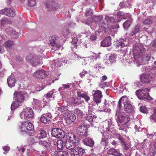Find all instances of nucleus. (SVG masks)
Listing matches in <instances>:
<instances>
[{
	"instance_id": "1",
	"label": "nucleus",
	"mask_w": 156,
	"mask_h": 156,
	"mask_svg": "<svg viewBox=\"0 0 156 156\" xmlns=\"http://www.w3.org/2000/svg\"><path fill=\"white\" fill-rule=\"evenodd\" d=\"M133 55L137 66L146 64L151 58L150 54L146 52L143 45L140 43L133 45Z\"/></svg>"
},
{
	"instance_id": "2",
	"label": "nucleus",
	"mask_w": 156,
	"mask_h": 156,
	"mask_svg": "<svg viewBox=\"0 0 156 156\" xmlns=\"http://www.w3.org/2000/svg\"><path fill=\"white\" fill-rule=\"evenodd\" d=\"M116 116H117V121L119 129L124 130H126L128 127L127 123L130 120L129 116L123 112H122V111L119 110L117 109Z\"/></svg>"
},
{
	"instance_id": "3",
	"label": "nucleus",
	"mask_w": 156,
	"mask_h": 156,
	"mask_svg": "<svg viewBox=\"0 0 156 156\" xmlns=\"http://www.w3.org/2000/svg\"><path fill=\"white\" fill-rule=\"evenodd\" d=\"M123 101L125 110L128 113H133L134 112V107L132 106L129 101L128 98L124 96L122 97L119 100L117 109L119 110L122 111V102Z\"/></svg>"
},
{
	"instance_id": "4",
	"label": "nucleus",
	"mask_w": 156,
	"mask_h": 156,
	"mask_svg": "<svg viewBox=\"0 0 156 156\" xmlns=\"http://www.w3.org/2000/svg\"><path fill=\"white\" fill-rule=\"evenodd\" d=\"M23 92L17 91L14 94L13 102L12 104L11 109L13 110L22 105L21 103L24 101Z\"/></svg>"
},
{
	"instance_id": "5",
	"label": "nucleus",
	"mask_w": 156,
	"mask_h": 156,
	"mask_svg": "<svg viewBox=\"0 0 156 156\" xmlns=\"http://www.w3.org/2000/svg\"><path fill=\"white\" fill-rule=\"evenodd\" d=\"M150 91V89L148 88L145 89H140L137 90L136 94L139 98L140 99H147L150 100L152 99L148 93Z\"/></svg>"
},
{
	"instance_id": "6",
	"label": "nucleus",
	"mask_w": 156,
	"mask_h": 156,
	"mask_svg": "<svg viewBox=\"0 0 156 156\" xmlns=\"http://www.w3.org/2000/svg\"><path fill=\"white\" fill-rule=\"evenodd\" d=\"M33 110L29 107H26L20 114L21 118L23 119L28 120L32 118L34 116Z\"/></svg>"
},
{
	"instance_id": "7",
	"label": "nucleus",
	"mask_w": 156,
	"mask_h": 156,
	"mask_svg": "<svg viewBox=\"0 0 156 156\" xmlns=\"http://www.w3.org/2000/svg\"><path fill=\"white\" fill-rule=\"evenodd\" d=\"M19 127L21 132L26 133L33 130L34 128V125L28 121L22 122Z\"/></svg>"
},
{
	"instance_id": "8",
	"label": "nucleus",
	"mask_w": 156,
	"mask_h": 156,
	"mask_svg": "<svg viewBox=\"0 0 156 156\" xmlns=\"http://www.w3.org/2000/svg\"><path fill=\"white\" fill-rule=\"evenodd\" d=\"M27 61L30 62L34 66H36L38 64H40L41 61L34 54H30L26 58Z\"/></svg>"
},
{
	"instance_id": "9",
	"label": "nucleus",
	"mask_w": 156,
	"mask_h": 156,
	"mask_svg": "<svg viewBox=\"0 0 156 156\" xmlns=\"http://www.w3.org/2000/svg\"><path fill=\"white\" fill-rule=\"evenodd\" d=\"M51 134L52 136L59 138H62L65 135V133L63 131L58 128L53 129L51 130Z\"/></svg>"
},
{
	"instance_id": "10",
	"label": "nucleus",
	"mask_w": 156,
	"mask_h": 156,
	"mask_svg": "<svg viewBox=\"0 0 156 156\" xmlns=\"http://www.w3.org/2000/svg\"><path fill=\"white\" fill-rule=\"evenodd\" d=\"M103 18V16H95L93 17L92 20L91 19V20L92 21V22L86 21L85 22V23L88 25L91 24L90 27L92 29L94 30L96 27V23L101 21Z\"/></svg>"
},
{
	"instance_id": "11",
	"label": "nucleus",
	"mask_w": 156,
	"mask_h": 156,
	"mask_svg": "<svg viewBox=\"0 0 156 156\" xmlns=\"http://www.w3.org/2000/svg\"><path fill=\"white\" fill-rule=\"evenodd\" d=\"M48 72L44 71L43 69L38 70L34 72L33 76L37 78L41 79L46 77L48 75Z\"/></svg>"
},
{
	"instance_id": "12",
	"label": "nucleus",
	"mask_w": 156,
	"mask_h": 156,
	"mask_svg": "<svg viewBox=\"0 0 156 156\" xmlns=\"http://www.w3.org/2000/svg\"><path fill=\"white\" fill-rule=\"evenodd\" d=\"M84 152V149L79 147L72 149L69 151L71 156H81Z\"/></svg>"
},
{
	"instance_id": "13",
	"label": "nucleus",
	"mask_w": 156,
	"mask_h": 156,
	"mask_svg": "<svg viewBox=\"0 0 156 156\" xmlns=\"http://www.w3.org/2000/svg\"><path fill=\"white\" fill-rule=\"evenodd\" d=\"M65 119L67 124H70L75 121L76 117L73 114L68 113L65 116Z\"/></svg>"
},
{
	"instance_id": "14",
	"label": "nucleus",
	"mask_w": 156,
	"mask_h": 156,
	"mask_svg": "<svg viewBox=\"0 0 156 156\" xmlns=\"http://www.w3.org/2000/svg\"><path fill=\"white\" fill-rule=\"evenodd\" d=\"M101 91L99 90L95 91L94 95V101L97 104L99 103L101 101V99L102 95Z\"/></svg>"
},
{
	"instance_id": "15",
	"label": "nucleus",
	"mask_w": 156,
	"mask_h": 156,
	"mask_svg": "<svg viewBox=\"0 0 156 156\" xmlns=\"http://www.w3.org/2000/svg\"><path fill=\"white\" fill-rule=\"evenodd\" d=\"M97 118V116L94 114L90 113L87 115L86 117V120L88 121L91 126H94V123H95V120Z\"/></svg>"
},
{
	"instance_id": "16",
	"label": "nucleus",
	"mask_w": 156,
	"mask_h": 156,
	"mask_svg": "<svg viewBox=\"0 0 156 156\" xmlns=\"http://www.w3.org/2000/svg\"><path fill=\"white\" fill-rule=\"evenodd\" d=\"M78 133L82 136H85L87 134V127L84 125L80 126L77 129Z\"/></svg>"
},
{
	"instance_id": "17",
	"label": "nucleus",
	"mask_w": 156,
	"mask_h": 156,
	"mask_svg": "<svg viewBox=\"0 0 156 156\" xmlns=\"http://www.w3.org/2000/svg\"><path fill=\"white\" fill-rule=\"evenodd\" d=\"M78 144V143L77 142L66 141L64 146L67 149L70 150V151L72 149H73Z\"/></svg>"
},
{
	"instance_id": "18",
	"label": "nucleus",
	"mask_w": 156,
	"mask_h": 156,
	"mask_svg": "<svg viewBox=\"0 0 156 156\" xmlns=\"http://www.w3.org/2000/svg\"><path fill=\"white\" fill-rule=\"evenodd\" d=\"M152 77L149 74H142L140 76V79L142 82L146 83H150L152 80Z\"/></svg>"
},
{
	"instance_id": "19",
	"label": "nucleus",
	"mask_w": 156,
	"mask_h": 156,
	"mask_svg": "<svg viewBox=\"0 0 156 156\" xmlns=\"http://www.w3.org/2000/svg\"><path fill=\"white\" fill-rule=\"evenodd\" d=\"M52 115L50 113L42 115L41 118V121L43 123H46L50 121L51 119Z\"/></svg>"
},
{
	"instance_id": "20",
	"label": "nucleus",
	"mask_w": 156,
	"mask_h": 156,
	"mask_svg": "<svg viewBox=\"0 0 156 156\" xmlns=\"http://www.w3.org/2000/svg\"><path fill=\"white\" fill-rule=\"evenodd\" d=\"M68 107L66 106H62L61 107H56L55 108V111L58 115H62L66 113L68 111Z\"/></svg>"
},
{
	"instance_id": "21",
	"label": "nucleus",
	"mask_w": 156,
	"mask_h": 156,
	"mask_svg": "<svg viewBox=\"0 0 156 156\" xmlns=\"http://www.w3.org/2000/svg\"><path fill=\"white\" fill-rule=\"evenodd\" d=\"M111 37L108 36L105 37L104 40L101 42V45L102 46L104 47H108L111 44Z\"/></svg>"
},
{
	"instance_id": "22",
	"label": "nucleus",
	"mask_w": 156,
	"mask_h": 156,
	"mask_svg": "<svg viewBox=\"0 0 156 156\" xmlns=\"http://www.w3.org/2000/svg\"><path fill=\"white\" fill-rule=\"evenodd\" d=\"M8 86L10 87L14 86L16 83L15 79L12 76L10 75L7 79Z\"/></svg>"
},
{
	"instance_id": "23",
	"label": "nucleus",
	"mask_w": 156,
	"mask_h": 156,
	"mask_svg": "<svg viewBox=\"0 0 156 156\" xmlns=\"http://www.w3.org/2000/svg\"><path fill=\"white\" fill-rule=\"evenodd\" d=\"M75 136L72 133H69L66 136V141L77 142L78 143V140L76 138Z\"/></svg>"
},
{
	"instance_id": "24",
	"label": "nucleus",
	"mask_w": 156,
	"mask_h": 156,
	"mask_svg": "<svg viewBox=\"0 0 156 156\" xmlns=\"http://www.w3.org/2000/svg\"><path fill=\"white\" fill-rule=\"evenodd\" d=\"M53 156H69V154L66 151H53L52 152Z\"/></svg>"
},
{
	"instance_id": "25",
	"label": "nucleus",
	"mask_w": 156,
	"mask_h": 156,
	"mask_svg": "<svg viewBox=\"0 0 156 156\" xmlns=\"http://www.w3.org/2000/svg\"><path fill=\"white\" fill-rule=\"evenodd\" d=\"M83 142L85 145L90 147L93 146L94 144V141L90 138H87L83 140Z\"/></svg>"
},
{
	"instance_id": "26",
	"label": "nucleus",
	"mask_w": 156,
	"mask_h": 156,
	"mask_svg": "<svg viewBox=\"0 0 156 156\" xmlns=\"http://www.w3.org/2000/svg\"><path fill=\"white\" fill-rule=\"evenodd\" d=\"M106 25L105 24H103V25H102L101 23L99 24V30L95 32L96 34L99 35V34L102 33L103 31H105L106 30Z\"/></svg>"
},
{
	"instance_id": "27",
	"label": "nucleus",
	"mask_w": 156,
	"mask_h": 156,
	"mask_svg": "<svg viewBox=\"0 0 156 156\" xmlns=\"http://www.w3.org/2000/svg\"><path fill=\"white\" fill-rule=\"evenodd\" d=\"M116 56L115 55L113 54L110 55L108 60V64L111 65L115 62L116 61Z\"/></svg>"
},
{
	"instance_id": "28",
	"label": "nucleus",
	"mask_w": 156,
	"mask_h": 156,
	"mask_svg": "<svg viewBox=\"0 0 156 156\" xmlns=\"http://www.w3.org/2000/svg\"><path fill=\"white\" fill-rule=\"evenodd\" d=\"M140 26L138 25H136L135 27L133 29L132 31H130L129 33V35L130 36H133L135 35L137 33H138L140 30Z\"/></svg>"
},
{
	"instance_id": "29",
	"label": "nucleus",
	"mask_w": 156,
	"mask_h": 156,
	"mask_svg": "<svg viewBox=\"0 0 156 156\" xmlns=\"http://www.w3.org/2000/svg\"><path fill=\"white\" fill-rule=\"evenodd\" d=\"M46 136V133L45 131L43 130H41L39 131L37 137L38 139H43Z\"/></svg>"
},
{
	"instance_id": "30",
	"label": "nucleus",
	"mask_w": 156,
	"mask_h": 156,
	"mask_svg": "<svg viewBox=\"0 0 156 156\" xmlns=\"http://www.w3.org/2000/svg\"><path fill=\"white\" fill-rule=\"evenodd\" d=\"M77 95L78 97L84 98L86 102H87L90 99L89 97L86 94L78 92H77Z\"/></svg>"
},
{
	"instance_id": "31",
	"label": "nucleus",
	"mask_w": 156,
	"mask_h": 156,
	"mask_svg": "<svg viewBox=\"0 0 156 156\" xmlns=\"http://www.w3.org/2000/svg\"><path fill=\"white\" fill-rule=\"evenodd\" d=\"M56 145L58 149H62L64 146L63 141L61 140H58L56 142Z\"/></svg>"
},
{
	"instance_id": "32",
	"label": "nucleus",
	"mask_w": 156,
	"mask_h": 156,
	"mask_svg": "<svg viewBox=\"0 0 156 156\" xmlns=\"http://www.w3.org/2000/svg\"><path fill=\"white\" fill-rule=\"evenodd\" d=\"M125 44L124 43L122 42V41L121 42H119L118 45V48L119 50L121 51H123L125 50L126 51L127 48L125 47Z\"/></svg>"
},
{
	"instance_id": "33",
	"label": "nucleus",
	"mask_w": 156,
	"mask_h": 156,
	"mask_svg": "<svg viewBox=\"0 0 156 156\" xmlns=\"http://www.w3.org/2000/svg\"><path fill=\"white\" fill-rule=\"evenodd\" d=\"M105 19L106 21L108 23H114L115 21V20L113 16H106L105 17Z\"/></svg>"
},
{
	"instance_id": "34",
	"label": "nucleus",
	"mask_w": 156,
	"mask_h": 156,
	"mask_svg": "<svg viewBox=\"0 0 156 156\" xmlns=\"http://www.w3.org/2000/svg\"><path fill=\"white\" fill-rule=\"evenodd\" d=\"M14 44L13 42L10 40H8L5 42L4 44V46L7 49L11 48Z\"/></svg>"
},
{
	"instance_id": "35",
	"label": "nucleus",
	"mask_w": 156,
	"mask_h": 156,
	"mask_svg": "<svg viewBox=\"0 0 156 156\" xmlns=\"http://www.w3.org/2000/svg\"><path fill=\"white\" fill-rule=\"evenodd\" d=\"M153 22V17H149L145 19L143 21V23L145 24H149Z\"/></svg>"
},
{
	"instance_id": "36",
	"label": "nucleus",
	"mask_w": 156,
	"mask_h": 156,
	"mask_svg": "<svg viewBox=\"0 0 156 156\" xmlns=\"http://www.w3.org/2000/svg\"><path fill=\"white\" fill-rule=\"evenodd\" d=\"M58 37L56 36H53L51 37L50 40V44L51 46L54 45L56 44V40H57Z\"/></svg>"
},
{
	"instance_id": "37",
	"label": "nucleus",
	"mask_w": 156,
	"mask_h": 156,
	"mask_svg": "<svg viewBox=\"0 0 156 156\" xmlns=\"http://www.w3.org/2000/svg\"><path fill=\"white\" fill-rule=\"evenodd\" d=\"M74 113L80 117L82 118L83 115V113L79 108H76L74 110Z\"/></svg>"
},
{
	"instance_id": "38",
	"label": "nucleus",
	"mask_w": 156,
	"mask_h": 156,
	"mask_svg": "<svg viewBox=\"0 0 156 156\" xmlns=\"http://www.w3.org/2000/svg\"><path fill=\"white\" fill-rule=\"evenodd\" d=\"M49 5H47V7L49 9L51 8L55 9L57 7L58 5L56 3L50 2L49 3Z\"/></svg>"
},
{
	"instance_id": "39",
	"label": "nucleus",
	"mask_w": 156,
	"mask_h": 156,
	"mask_svg": "<svg viewBox=\"0 0 156 156\" xmlns=\"http://www.w3.org/2000/svg\"><path fill=\"white\" fill-rule=\"evenodd\" d=\"M10 23V21L7 18H3L1 21V24L2 26H4L5 24L9 23Z\"/></svg>"
},
{
	"instance_id": "40",
	"label": "nucleus",
	"mask_w": 156,
	"mask_h": 156,
	"mask_svg": "<svg viewBox=\"0 0 156 156\" xmlns=\"http://www.w3.org/2000/svg\"><path fill=\"white\" fill-rule=\"evenodd\" d=\"M114 136L115 137L118 139L120 141L121 143L124 142V139L122 136H121L119 134L117 133H115L114 135Z\"/></svg>"
},
{
	"instance_id": "41",
	"label": "nucleus",
	"mask_w": 156,
	"mask_h": 156,
	"mask_svg": "<svg viewBox=\"0 0 156 156\" xmlns=\"http://www.w3.org/2000/svg\"><path fill=\"white\" fill-rule=\"evenodd\" d=\"M131 22L132 21L131 20H127L126 22H124L123 24L124 27L125 29H126L129 27L130 26Z\"/></svg>"
},
{
	"instance_id": "42",
	"label": "nucleus",
	"mask_w": 156,
	"mask_h": 156,
	"mask_svg": "<svg viewBox=\"0 0 156 156\" xmlns=\"http://www.w3.org/2000/svg\"><path fill=\"white\" fill-rule=\"evenodd\" d=\"M101 144L103 146H106L108 145V139L107 138L103 137L101 141Z\"/></svg>"
},
{
	"instance_id": "43",
	"label": "nucleus",
	"mask_w": 156,
	"mask_h": 156,
	"mask_svg": "<svg viewBox=\"0 0 156 156\" xmlns=\"http://www.w3.org/2000/svg\"><path fill=\"white\" fill-rule=\"evenodd\" d=\"M33 100L32 104L34 106L39 105L41 103V101L38 99L33 98Z\"/></svg>"
},
{
	"instance_id": "44",
	"label": "nucleus",
	"mask_w": 156,
	"mask_h": 156,
	"mask_svg": "<svg viewBox=\"0 0 156 156\" xmlns=\"http://www.w3.org/2000/svg\"><path fill=\"white\" fill-rule=\"evenodd\" d=\"M51 46L52 47L51 48L52 49H53L55 50H58L61 47V44H59L56 43L54 45H52Z\"/></svg>"
},
{
	"instance_id": "45",
	"label": "nucleus",
	"mask_w": 156,
	"mask_h": 156,
	"mask_svg": "<svg viewBox=\"0 0 156 156\" xmlns=\"http://www.w3.org/2000/svg\"><path fill=\"white\" fill-rule=\"evenodd\" d=\"M154 113L151 115L150 117L151 120L156 122V108L154 109Z\"/></svg>"
},
{
	"instance_id": "46",
	"label": "nucleus",
	"mask_w": 156,
	"mask_h": 156,
	"mask_svg": "<svg viewBox=\"0 0 156 156\" xmlns=\"http://www.w3.org/2000/svg\"><path fill=\"white\" fill-rule=\"evenodd\" d=\"M39 144L40 145L46 147H48L50 145L49 143H48L45 141H40Z\"/></svg>"
},
{
	"instance_id": "47",
	"label": "nucleus",
	"mask_w": 156,
	"mask_h": 156,
	"mask_svg": "<svg viewBox=\"0 0 156 156\" xmlns=\"http://www.w3.org/2000/svg\"><path fill=\"white\" fill-rule=\"evenodd\" d=\"M28 4L30 6H34L36 4L35 0H28Z\"/></svg>"
},
{
	"instance_id": "48",
	"label": "nucleus",
	"mask_w": 156,
	"mask_h": 156,
	"mask_svg": "<svg viewBox=\"0 0 156 156\" xmlns=\"http://www.w3.org/2000/svg\"><path fill=\"white\" fill-rule=\"evenodd\" d=\"M38 139L37 137L33 136L31 137L30 140L31 142V144H33L37 142V139Z\"/></svg>"
},
{
	"instance_id": "49",
	"label": "nucleus",
	"mask_w": 156,
	"mask_h": 156,
	"mask_svg": "<svg viewBox=\"0 0 156 156\" xmlns=\"http://www.w3.org/2000/svg\"><path fill=\"white\" fill-rule=\"evenodd\" d=\"M72 56L73 59L75 61L79 60L80 58H81L80 57H79L75 53L73 54Z\"/></svg>"
},
{
	"instance_id": "50",
	"label": "nucleus",
	"mask_w": 156,
	"mask_h": 156,
	"mask_svg": "<svg viewBox=\"0 0 156 156\" xmlns=\"http://www.w3.org/2000/svg\"><path fill=\"white\" fill-rule=\"evenodd\" d=\"M113 153L112 155L115 156H121L122 155L121 153L115 149H114V151H113Z\"/></svg>"
},
{
	"instance_id": "51",
	"label": "nucleus",
	"mask_w": 156,
	"mask_h": 156,
	"mask_svg": "<svg viewBox=\"0 0 156 156\" xmlns=\"http://www.w3.org/2000/svg\"><path fill=\"white\" fill-rule=\"evenodd\" d=\"M86 14L87 16H91L92 14V10L90 8L87 9L86 11Z\"/></svg>"
},
{
	"instance_id": "52",
	"label": "nucleus",
	"mask_w": 156,
	"mask_h": 156,
	"mask_svg": "<svg viewBox=\"0 0 156 156\" xmlns=\"http://www.w3.org/2000/svg\"><path fill=\"white\" fill-rule=\"evenodd\" d=\"M11 34L13 35H15L16 36L15 38H18V37L19 36V34L18 32H16L15 30H12L11 31Z\"/></svg>"
},
{
	"instance_id": "53",
	"label": "nucleus",
	"mask_w": 156,
	"mask_h": 156,
	"mask_svg": "<svg viewBox=\"0 0 156 156\" xmlns=\"http://www.w3.org/2000/svg\"><path fill=\"white\" fill-rule=\"evenodd\" d=\"M121 143L122 145L123 148L126 150H128L130 147L129 146H128L127 144H126V143L124 141L123 143Z\"/></svg>"
},
{
	"instance_id": "54",
	"label": "nucleus",
	"mask_w": 156,
	"mask_h": 156,
	"mask_svg": "<svg viewBox=\"0 0 156 156\" xmlns=\"http://www.w3.org/2000/svg\"><path fill=\"white\" fill-rule=\"evenodd\" d=\"M46 86V84L42 85L41 86H40L39 87H38L37 88L36 90L37 91H40L42 90H43L45 87Z\"/></svg>"
},
{
	"instance_id": "55",
	"label": "nucleus",
	"mask_w": 156,
	"mask_h": 156,
	"mask_svg": "<svg viewBox=\"0 0 156 156\" xmlns=\"http://www.w3.org/2000/svg\"><path fill=\"white\" fill-rule=\"evenodd\" d=\"M141 111L144 113H146L147 111L146 108L144 106H142L140 108Z\"/></svg>"
},
{
	"instance_id": "56",
	"label": "nucleus",
	"mask_w": 156,
	"mask_h": 156,
	"mask_svg": "<svg viewBox=\"0 0 156 156\" xmlns=\"http://www.w3.org/2000/svg\"><path fill=\"white\" fill-rule=\"evenodd\" d=\"M97 37L94 34H91L90 38V40L92 41H94L96 40Z\"/></svg>"
},
{
	"instance_id": "57",
	"label": "nucleus",
	"mask_w": 156,
	"mask_h": 156,
	"mask_svg": "<svg viewBox=\"0 0 156 156\" xmlns=\"http://www.w3.org/2000/svg\"><path fill=\"white\" fill-rule=\"evenodd\" d=\"M113 151H114V148H111L108 150L107 151V154H108L112 155L113 154Z\"/></svg>"
},
{
	"instance_id": "58",
	"label": "nucleus",
	"mask_w": 156,
	"mask_h": 156,
	"mask_svg": "<svg viewBox=\"0 0 156 156\" xmlns=\"http://www.w3.org/2000/svg\"><path fill=\"white\" fill-rule=\"evenodd\" d=\"M53 93L52 91H50L46 95V97L47 98H51L52 96Z\"/></svg>"
},
{
	"instance_id": "59",
	"label": "nucleus",
	"mask_w": 156,
	"mask_h": 156,
	"mask_svg": "<svg viewBox=\"0 0 156 156\" xmlns=\"http://www.w3.org/2000/svg\"><path fill=\"white\" fill-rule=\"evenodd\" d=\"M74 104L76 105H79L80 103V101L78 99H75L73 102Z\"/></svg>"
},
{
	"instance_id": "60",
	"label": "nucleus",
	"mask_w": 156,
	"mask_h": 156,
	"mask_svg": "<svg viewBox=\"0 0 156 156\" xmlns=\"http://www.w3.org/2000/svg\"><path fill=\"white\" fill-rule=\"evenodd\" d=\"M87 71H83L80 73V75L81 77L83 76L85 74H86Z\"/></svg>"
},
{
	"instance_id": "61",
	"label": "nucleus",
	"mask_w": 156,
	"mask_h": 156,
	"mask_svg": "<svg viewBox=\"0 0 156 156\" xmlns=\"http://www.w3.org/2000/svg\"><path fill=\"white\" fill-rule=\"evenodd\" d=\"M10 147L8 146H6L3 147V149L5 151H9Z\"/></svg>"
},
{
	"instance_id": "62",
	"label": "nucleus",
	"mask_w": 156,
	"mask_h": 156,
	"mask_svg": "<svg viewBox=\"0 0 156 156\" xmlns=\"http://www.w3.org/2000/svg\"><path fill=\"white\" fill-rule=\"evenodd\" d=\"M117 15L118 16H122L124 15V13L122 12L119 11L117 13Z\"/></svg>"
},
{
	"instance_id": "63",
	"label": "nucleus",
	"mask_w": 156,
	"mask_h": 156,
	"mask_svg": "<svg viewBox=\"0 0 156 156\" xmlns=\"http://www.w3.org/2000/svg\"><path fill=\"white\" fill-rule=\"evenodd\" d=\"M154 151L153 154V156H156V142L154 145Z\"/></svg>"
},
{
	"instance_id": "64",
	"label": "nucleus",
	"mask_w": 156,
	"mask_h": 156,
	"mask_svg": "<svg viewBox=\"0 0 156 156\" xmlns=\"http://www.w3.org/2000/svg\"><path fill=\"white\" fill-rule=\"evenodd\" d=\"M105 84L104 82H102L99 85L100 87L101 88H103L104 87H105Z\"/></svg>"
}]
</instances>
